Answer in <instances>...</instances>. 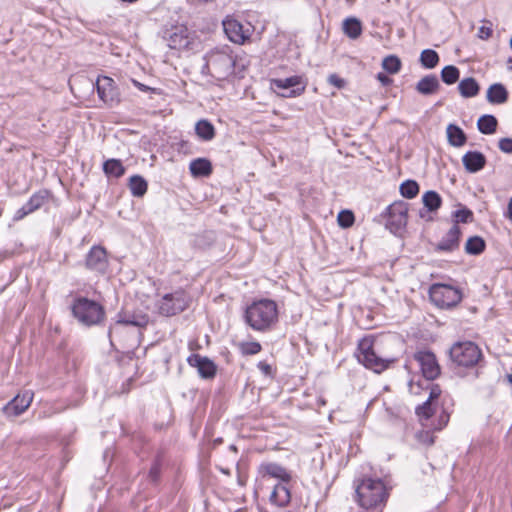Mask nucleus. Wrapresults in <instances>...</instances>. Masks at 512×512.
<instances>
[{
  "mask_svg": "<svg viewBox=\"0 0 512 512\" xmlns=\"http://www.w3.org/2000/svg\"><path fill=\"white\" fill-rule=\"evenodd\" d=\"M31 214V212H28L27 207L23 205L21 208H19L16 213L13 216L14 221H20L27 215Z\"/></svg>",
  "mask_w": 512,
  "mask_h": 512,
  "instance_id": "45",
  "label": "nucleus"
},
{
  "mask_svg": "<svg viewBox=\"0 0 512 512\" xmlns=\"http://www.w3.org/2000/svg\"><path fill=\"white\" fill-rule=\"evenodd\" d=\"M449 354L451 361L459 367H474L482 358L479 347L470 341L455 343Z\"/></svg>",
  "mask_w": 512,
  "mask_h": 512,
  "instance_id": "7",
  "label": "nucleus"
},
{
  "mask_svg": "<svg viewBox=\"0 0 512 512\" xmlns=\"http://www.w3.org/2000/svg\"><path fill=\"white\" fill-rule=\"evenodd\" d=\"M357 499L361 507L365 509L383 506L389 496L388 489L380 479H363L356 487Z\"/></svg>",
  "mask_w": 512,
  "mask_h": 512,
  "instance_id": "3",
  "label": "nucleus"
},
{
  "mask_svg": "<svg viewBox=\"0 0 512 512\" xmlns=\"http://www.w3.org/2000/svg\"><path fill=\"white\" fill-rule=\"evenodd\" d=\"M492 35V27L481 26L478 30V37L481 39H488Z\"/></svg>",
  "mask_w": 512,
  "mask_h": 512,
  "instance_id": "46",
  "label": "nucleus"
},
{
  "mask_svg": "<svg viewBox=\"0 0 512 512\" xmlns=\"http://www.w3.org/2000/svg\"><path fill=\"white\" fill-rule=\"evenodd\" d=\"M204 68L208 73L218 79L223 80L233 74L236 58L229 46H223L210 51L205 56Z\"/></svg>",
  "mask_w": 512,
  "mask_h": 512,
  "instance_id": "4",
  "label": "nucleus"
},
{
  "mask_svg": "<svg viewBox=\"0 0 512 512\" xmlns=\"http://www.w3.org/2000/svg\"><path fill=\"white\" fill-rule=\"evenodd\" d=\"M498 122L493 115H483L477 121V127L483 134H493L496 131Z\"/></svg>",
  "mask_w": 512,
  "mask_h": 512,
  "instance_id": "30",
  "label": "nucleus"
},
{
  "mask_svg": "<svg viewBox=\"0 0 512 512\" xmlns=\"http://www.w3.org/2000/svg\"><path fill=\"white\" fill-rule=\"evenodd\" d=\"M407 205L404 202L393 203L388 207L387 227L391 231H399L407 224Z\"/></svg>",
  "mask_w": 512,
  "mask_h": 512,
  "instance_id": "16",
  "label": "nucleus"
},
{
  "mask_svg": "<svg viewBox=\"0 0 512 512\" xmlns=\"http://www.w3.org/2000/svg\"><path fill=\"white\" fill-rule=\"evenodd\" d=\"M103 170L105 174L114 177H120L124 174L125 169L120 160L109 159L104 162Z\"/></svg>",
  "mask_w": 512,
  "mask_h": 512,
  "instance_id": "35",
  "label": "nucleus"
},
{
  "mask_svg": "<svg viewBox=\"0 0 512 512\" xmlns=\"http://www.w3.org/2000/svg\"><path fill=\"white\" fill-rule=\"evenodd\" d=\"M149 323V316L142 312H134L133 314L124 312L118 315V320L109 329V337L112 338L117 333L121 325H133L136 327H145Z\"/></svg>",
  "mask_w": 512,
  "mask_h": 512,
  "instance_id": "17",
  "label": "nucleus"
},
{
  "mask_svg": "<svg viewBox=\"0 0 512 512\" xmlns=\"http://www.w3.org/2000/svg\"><path fill=\"white\" fill-rule=\"evenodd\" d=\"M460 228L457 224H454L442 240L438 243L437 249L440 251L450 252L458 248L460 238Z\"/></svg>",
  "mask_w": 512,
  "mask_h": 512,
  "instance_id": "21",
  "label": "nucleus"
},
{
  "mask_svg": "<svg viewBox=\"0 0 512 512\" xmlns=\"http://www.w3.org/2000/svg\"><path fill=\"white\" fill-rule=\"evenodd\" d=\"M499 149L504 153H512V139L502 138L499 141Z\"/></svg>",
  "mask_w": 512,
  "mask_h": 512,
  "instance_id": "44",
  "label": "nucleus"
},
{
  "mask_svg": "<svg viewBox=\"0 0 512 512\" xmlns=\"http://www.w3.org/2000/svg\"><path fill=\"white\" fill-rule=\"evenodd\" d=\"M434 413V408L430 400H426L422 405L416 408V414L420 418L429 419Z\"/></svg>",
  "mask_w": 512,
  "mask_h": 512,
  "instance_id": "40",
  "label": "nucleus"
},
{
  "mask_svg": "<svg viewBox=\"0 0 512 512\" xmlns=\"http://www.w3.org/2000/svg\"><path fill=\"white\" fill-rule=\"evenodd\" d=\"M72 313L80 323L86 326L100 323L105 315L104 309L99 303L84 297L74 301Z\"/></svg>",
  "mask_w": 512,
  "mask_h": 512,
  "instance_id": "6",
  "label": "nucleus"
},
{
  "mask_svg": "<svg viewBox=\"0 0 512 512\" xmlns=\"http://www.w3.org/2000/svg\"><path fill=\"white\" fill-rule=\"evenodd\" d=\"M222 24L224 32L230 41L236 44H244L250 38V28H244L238 20L226 17Z\"/></svg>",
  "mask_w": 512,
  "mask_h": 512,
  "instance_id": "15",
  "label": "nucleus"
},
{
  "mask_svg": "<svg viewBox=\"0 0 512 512\" xmlns=\"http://www.w3.org/2000/svg\"><path fill=\"white\" fill-rule=\"evenodd\" d=\"M485 241L479 236L470 237L465 244V251L471 255H479L485 249Z\"/></svg>",
  "mask_w": 512,
  "mask_h": 512,
  "instance_id": "34",
  "label": "nucleus"
},
{
  "mask_svg": "<svg viewBox=\"0 0 512 512\" xmlns=\"http://www.w3.org/2000/svg\"><path fill=\"white\" fill-rule=\"evenodd\" d=\"M189 168L195 177L208 176L212 172L211 162L206 158H197L191 161Z\"/></svg>",
  "mask_w": 512,
  "mask_h": 512,
  "instance_id": "26",
  "label": "nucleus"
},
{
  "mask_svg": "<svg viewBox=\"0 0 512 512\" xmlns=\"http://www.w3.org/2000/svg\"><path fill=\"white\" fill-rule=\"evenodd\" d=\"M188 305L186 295L178 290L164 295L158 302L157 307L161 315L173 316L186 309Z\"/></svg>",
  "mask_w": 512,
  "mask_h": 512,
  "instance_id": "10",
  "label": "nucleus"
},
{
  "mask_svg": "<svg viewBox=\"0 0 512 512\" xmlns=\"http://www.w3.org/2000/svg\"><path fill=\"white\" fill-rule=\"evenodd\" d=\"M453 216L457 225L458 223H469L473 220V213L467 208L456 210Z\"/></svg>",
  "mask_w": 512,
  "mask_h": 512,
  "instance_id": "39",
  "label": "nucleus"
},
{
  "mask_svg": "<svg viewBox=\"0 0 512 512\" xmlns=\"http://www.w3.org/2000/svg\"><path fill=\"white\" fill-rule=\"evenodd\" d=\"M240 349L243 355H255L261 351V345L258 342H244Z\"/></svg>",
  "mask_w": 512,
  "mask_h": 512,
  "instance_id": "41",
  "label": "nucleus"
},
{
  "mask_svg": "<svg viewBox=\"0 0 512 512\" xmlns=\"http://www.w3.org/2000/svg\"><path fill=\"white\" fill-rule=\"evenodd\" d=\"M86 267L98 273H105L108 267L107 254L104 248L94 246L86 257Z\"/></svg>",
  "mask_w": 512,
  "mask_h": 512,
  "instance_id": "18",
  "label": "nucleus"
},
{
  "mask_svg": "<svg viewBox=\"0 0 512 512\" xmlns=\"http://www.w3.org/2000/svg\"><path fill=\"white\" fill-rule=\"evenodd\" d=\"M415 89L425 96L436 94L440 89L439 79L434 74L426 75L417 82Z\"/></svg>",
  "mask_w": 512,
  "mask_h": 512,
  "instance_id": "22",
  "label": "nucleus"
},
{
  "mask_svg": "<svg viewBox=\"0 0 512 512\" xmlns=\"http://www.w3.org/2000/svg\"><path fill=\"white\" fill-rule=\"evenodd\" d=\"M133 84H134V85H135L139 90H141V91L147 92V91L151 90V88H150V87H148V86H146V85H144V84H142V83H140V82H138V81H136V80H133Z\"/></svg>",
  "mask_w": 512,
  "mask_h": 512,
  "instance_id": "50",
  "label": "nucleus"
},
{
  "mask_svg": "<svg viewBox=\"0 0 512 512\" xmlns=\"http://www.w3.org/2000/svg\"><path fill=\"white\" fill-rule=\"evenodd\" d=\"M343 31L351 39H357L362 33L361 22L354 17H350L343 22Z\"/></svg>",
  "mask_w": 512,
  "mask_h": 512,
  "instance_id": "29",
  "label": "nucleus"
},
{
  "mask_svg": "<svg viewBox=\"0 0 512 512\" xmlns=\"http://www.w3.org/2000/svg\"><path fill=\"white\" fill-rule=\"evenodd\" d=\"M271 88H277V89H283L287 90L289 88H293L292 90L285 92V93H279L281 97L284 98H293L300 96L304 93L306 84L303 83L301 76H291L285 79H272L271 80Z\"/></svg>",
  "mask_w": 512,
  "mask_h": 512,
  "instance_id": "13",
  "label": "nucleus"
},
{
  "mask_svg": "<svg viewBox=\"0 0 512 512\" xmlns=\"http://www.w3.org/2000/svg\"><path fill=\"white\" fill-rule=\"evenodd\" d=\"M382 67L390 74H395L401 69V61L397 56L390 55L383 59Z\"/></svg>",
  "mask_w": 512,
  "mask_h": 512,
  "instance_id": "38",
  "label": "nucleus"
},
{
  "mask_svg": "<svg viewBox=\"0 0 512 512\" xmlns=\"http://www.w3.org/2000/svg\"><path fill=\"white\" fill-rule=\"evenodd\" d=\"M440 393L441 390L437 385H431L429 397L427 400H430L432 402V400L437 399L440 396Z\"/></svg>",
  "mask_w": 512,
  "mask_h": 512,
  "instance_id": "47",
  "label": "nucleus"
},
{
  "mask_svg": "<svg viewBox=\"0 0 512 512\" xmlns=\"http://www.w3.org/2000/svg\"><path fill=\"white\" fill-rule=\"evenodd\" d=\"M230 449L233 450V451H237V449H236V447L234 445H231Z\"/></svg>",
  "mask_w": 512,
  "mask_h": 512,
  "instance_id": "53",
  "label": "nucleus"
},
{
  "mask_svg": "<svg viewBox=\"0 0 512 512\" xmlns=\"http://www.w3.org/2000/svg\"><path fill=\"white\" fill-rule=\"evenodd\" d=\"M147 186L146 180L139 175H134L129 179V188L135 197H142L147 192Z\"/></svg>",
  "mask_w": 512,
  "mask_h": 512,
  "instance_id": "32",
  "label": "nucleus"
},
{
  "mask_svg": "<svg viewBox=\"0 0 512 512\" xmlns=\"http://www.w3.org/2000/svg\"><path fill=\"white\" fill-rule=\"evenodd\" d=\"M338 223L343 228H348L354 223V215L351 211L345 210L338 214Z\"/></svg>",
  "mask_w": 512,
  "mask_h": 512,
  "instance_id": "42",
  "label": "nucleus"
},
{
  "mask_svg": "<svg viewBox=\"0 0 512 512\" xmlns=\"http://www.w3.org/2000/svg\"><path fill=\"white\" fill-rule=\"evenodd\" d=\"M400 193L404 198L413 199L419 193V185L414 180H406L400 185Z\"/></svg>",
  "mask_w": 512,
  "mask_h": 512,
  "instance_id": "37",
  "label": "nucleus"
},
{
  "mask_svg": "<svg viewBox=\"0 0 512 512\" xmlns=\"http://www.w3.org/2000/svg\"><path fill=\"white\" fill-rule=\"evenodd\" d=\"M377 79L383 84L388 85L392 82V80L384 73H378Z\"/></svg>",
  "mask_w": 512,
  "mask_h": 512,
  "instance_id": "49",
  "label": "nucleus"
},
{
  "mask_svg": "<svg viewBox=\"0 0 512 512\" xmlns=\"http://www.w3.org/2000/svg\"><path fill=\"white\" fill-rule=\"evenodd\" d=\"M259 474L263 479L275 478L279 482L274 485L269 496L271 504L277 507H285L290 503L291 494L288 484L291 480L290 473L280 464L273 462H264L258 468Z\"/></svg>",
  "mask_w": 512,
  "mask_h": 512,
  "instance_id": "1",
  "label": "nucleus"
},
{
  "mask_svg": "<svg viewBox=\"0 0 512 512\" xmlns=\"http://www.w3.org/2000/svg\"><path fill=\"white\" fill-rule=\"evenodd\" d=\"M277 318V305L269 299L255 301L245 311L246 322L256 331L269 329L277 321Z\"/></svg>",
  "mask_w": 512,
  "mask_h": 512,
  "instance_id": "2",
  "label": "nucleus"
},
{
  "mask_svg": "<svg viewBox=\"0 0 512 512\" xmlns=\"http://www.w3.org/2000/svg\"><path fill=\"white\" fill-rule=\"evenodd\" d=\"M159 473H160V468H159V465L156 463L151 467L150 472H149V477H150L151 481L155 482L158 479Z\"/></svg>",
  "mask_w": 512,
  "mask_h": 512,
  "instance_id": "48",
  "label": "nucleus"
},
{
  "mask_svg": "<svg viewBox=\"0 0 512 512\" xmlns=\"http://www.w3.org/2000/svg\"><path fill=\"white\" fill-rule=\"evenodd\" d=\"M462 162L468 172L476 173L484 168L486 158L481 152L468 151L463 155Z\"/></svg>",
  "mask_w": 512,
  "mask_h": 512,
  "instance_id": "20",
  "label": "nucleus"
},
{
  "mask_svg": "<svg viewBox=\"0 0 512 512\" xmlns=\"http://www.w3.org/2000/svg\"><path fill=\"white\" fill-rule=\"evenodd\" d=\"M422 202L429 212H435L440 208L442 199L437 192L429 190L423 194Z\"/></svg>",
  "mask_w": 512,
  "mask_h": 512,
  "instance_id": "31",
  "label": "nucleus"
},
{
  "mask_svg": "<svg viewBox=\"0 0 512 512\" xmlns=\"http://www.w3.org/2000/svg\"><path fill=\"white\" fill-rule=\"evenodd\" d=\"M260 368L262 370H264L266 373H268L270 371V366L268 364H265V363H260L259 364Z\"/></svg>",
  "mask_w": 512,
  "mask_h": 512,
  "instance_id": "52",
  "label": "nucleus"
},
{
  "mask_svg": "<svg viewBox=\"0 0 512 512\" xmlns=\"http://www.w3.org/2000/svg\"><path fill=\"white\" fill-rule=\"evenodd\" d=\"M439 55L435 50L425 49L420 54V63L427 69L435 68L439 63Z\"/></svg>",
  "mask_w": 512,
  "mask_h": 512,
  "instance_id": "33",
  "label": "nucleus"
},
{
  "mask_svg": "<svg viewBox=\"0 0 512 512\" xmlns=\"http://www.w3.org/2000/svg\"><path fill=\"white\" fill-rule=\"evenodd\" d=\"M447 139L451 146L461 147L466 141L467 137L464 131L455 124H449L446 129Z\"/></svg>",
  "mask_w": 512,
  "mask_h": 512,
  "instance_id": "24",
  "label": "nucleus"
},
{
  "mask_svg": "<svg viewBox=\"0 0 512 512\" xmlns=\"http://www.w3.org/2000/svg\"><path fill=\"white\" fill-rule=\"evenodd\" d=\"M33 392L27 390L22 394L16 395L13 399H11L6 405L2 407V413L9 419H14L15 417L24 413L30 406L33 400Z\"/></svg>",
  "mask_w": 512,
  "mask_h": 512,
  "instance_id": "12",
  "label": "nucleus"
},
{
  "mask_svg": "<svg viewBox=\"0 0 512 512\" xmlns=\"http://www.w3.org/2000/svg\"><path fill=\"white\" fill-rule=\"evenodd\" d=\"M429 297L437 307L451 308L462 300V293L451 285L436 283L430 287Z\"/></svg>",
  "mask_w": 512,
  "mask_h": 512,
  "instance_id": "8",
  "label": "nucleus"
},
{
  "mask_svg": "<svg viewBox=\"0 0 512 512\" xmlns=\"http://www.w3.org/2000/svg\"><path fill=\"white\" fill-rule=\"evenodd\" d=\"M486 98L491 104H503L508 100V91L503 84L494 83L489 86Z\"/></svg>",
  "mask_w": 512,
  "mask_h": 512,
  "instance_id": "23",
  "label": "nucleus"
},
{
  "mask_svg": "<svg viewBox=\"0 0 512 512\" xmlns=\"http://www.w3.org/2000/svg\"><path fill=\"white\" fill-rule=\"evenodd\" d=\"M378 343L371 339H362L358 345V360L366 368L373 370L376 373H381L385 370L393 359L381 356L377 353Z\"/></svg>",
  "mask_w": 512,
  "mask_h": 512,
  "instance_id": "5",
  "label": "nucleus"
},
{
  "mask_svg": "<svg viewBox=\"0 0 512 512\" xmlns=\"http://www.w3.org/2000/svg\"><path fill=\"white\" fill-rule=\"evenodd\" d=\"M458 90L461 96L471 98L478 95L480 86L473 77L462 79L458 84Z\"/></svg>",
  "mask_w": 512,
  "mask_h": 512,
  "instance_id": "25",
  "label": "nucleus"
},
{
  "mask_svg": "<svg viewBox=\"0 0 512 512\" xmlns=\"http://www.w3.org/2000/svg\"><path fill=\"white\" fill-rule=\"evenodd\" d=\"M410 390H411V392H414V391H413V385H412V383L410 384Z\"/></svg>",
  "mask_w": 512,
  "mask_h": 512,
  "instance_id": "54",
  "label": "nucleus"
},
{
  "mask_svg": "<svg viewBox=\"0 0 512 512\" xmlns=\"http://www.w3.org/2000/svg\"><path fill=\"white\" fill-rule=\"evenodd\" d=\"M510 46H511V48H512V37H511V40H510Z\"/></svg>",
  "mask_w": 512,
  "mask_h": 512,
  "instance_id": "55",
  "label": "nucleus"
},
{
  "mask_svg": "<svg viewBox=\"0 0 512 512\" xmlns=\"http://www.w3.org/2000/svg\"><path fill=\"white\" fill-rule=\"evenodd\" d=\"M507 217L512 221V198L509 201L508 209H507Z\"/></svg>",
  "mask_w": 512,
  "mask_h": 512,
  "instance_id": "51",
  "label": "nucleus"
},
{
  "mask_svg": "<svg viewBox=\"0 0 512 512\" xmlns=\"http://www.w3.org/2000/svg\"><path fill=\"white\" fill-rule=\"evenodd\" d=\"M96 89L99 98L109 107H114L120 103V93L112 78L99 77L96 82Z\"/></svg>",
  "mask_w": 512,
  "mask_h": 512,
  "instance_id": "11",
  "label": "nucleus"
},
{
  "mask_svg": "<svg viewBox=\"0 0 512 512\" xmlns=\"http://www.w3.org/2000/svg\"><path fill=\"white\" fill-rule=\"evenodd\" d=\"M327 81L329 84L335 86L338 89H341L346 85L345 80L339 77L337 74H330L327 78Z\"/></svg>",
  "mask_w": 512,
  "mask_h": 512,
  "instance_id": "43",
  "label": "nucleus"
},
{
  "mask_svg": "<svg viewBox=\"0 0 512 512\" xmlns=\"http://www.w3.org/2000/svg\"><path fill=\"white\" fill-rule=\"evenodd\" d=\"M48 197L49 192L47 190H40L34 193L24 205L27 207L28 212L33 213L47 202Z\"/></svg>",
  "mask_w": 512,
  "mask_h": 512,
  "instance_id": "28",
  "label": "nucleus"
},
{
  "mask_svg": "<svg viewBox=\"0 0 512 512\" xmlns=\"http://www.w3.org/2000/svg\"><path fill=\"white\" fill-rule=\"evenodd\" d=\"M164 40L174 50H193L197 45L194 34L184 25L173 26L165 31Z\"/></svg>",
  "mask_w": 512,
  "mask_h": 512,
  "instance_id": "9",
  "label": "nucleus"
},
{
  "mask_svg": "<svg viewBox=\"0 0 512 512\" xmlns=\"http://www.w3.org/2000/svg\"><path fill=\"white\" fill-rule=\"evenodd\" d=\"M195 132L203 141H211L215 137V128L206 119H201L195 124Z\"/></svg>",
  "mask_w": 512,
  "mask_h": 512,
  "instance_id": "27",
  "label": "nucleus"
},
{
  "mask_svg": "<svg viewBox=\"0 0 512 512\" xmlns=\"http://www.w3.org/2000/svg\"><path fill=\"white\" fill-rule=\"evenodd\" d=\"M460 71L454 65L445 66L441 71V79L447 85H452L459 80Z\"/></svg>",
  "mask_w": 512,
  "mask_h": 512,
  "instance_id": "36",
  "label": "nucleus"
},
{
  "mask_svg": "<svg viewBox=\"0 0 512 512\" xmlns=\"http://www.w3.org/2000/svg\"><path fill=\"white\" fill-rule=\"evenodd\" d=\"M414 358L419 363L422 374L427 380H434L439 376L440 366L432 352L419 351Z\"/></svg>",
  "mask_w": 512,
  "mask_h": 512,
  "instance_id": "14",
  "label": "nucleus"
},
{
  "mask_svg": "<svg viewBox=\"0 0 512 512\" xmlns=\"http://www.w3.org/2000/svg\"><path fill=\"white\" fill-rule=\"evenodd\" d=\"M187 362L191 367L197 368V371L202 378H214L216 374V365L209 358L202 357L198 354H192L187 358Z\"/></svg>",
  "mask_w": 512,
  "mask_h": 512,
  "instance_id": "19",
  "label": "nucleus"
}]
</instances>
